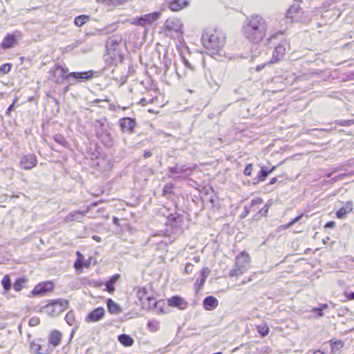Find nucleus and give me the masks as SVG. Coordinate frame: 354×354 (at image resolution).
Wrapping results in <instances>:
<instances>
[{"mask_svg": "<svg viewBox=\"0 0 354 354\" xmlns=\"http://www.w3.org/2000/svg\"><path fill=\"white\" fill-rule=\"evenodd\" d=\"M106 1L110 4L116 6V5H119V4L123 3L124 2H127L129 0H106Z\"/></svg>", "mask_w": 354, "mask_h": 354, "instance_id": "nucleus-47", "label": "nucleus"}, {"mask_svg": "<svg viewBox=\"0 0 354 354\" xmlns=\"http://www.w3.org/2000/svg\"><path fill=\"white\" fill-rule=\"evenodd\" d=\"M121 131L124 133H132L136 127V120L130 118H123L119 120Z\"/></svg>", "mask_w": 354, "mask_h": 354, "instance_id": "nucleus-12", "label": "nucleus"}, {"mask_svg": "<svg viewBox=\"0 0 354 354\" xmlns=\"http://www.w3.org/2000/svg\"><path fill=\"white\" fill-rule=\"evenodd\" d=\"M77 254V259L75 261L74 267L76 270H81L83 267V261H84V256L77 251L76 252Z\"/></svg>", "mask_w": 354, "mask_h": 354, "instance_id": "nucleus-31", "label": "nucleus"}, {"mask_svg": "<svg viewBox=\"0 0 354 354\" xmlns=\"http://www.w3.org/2000/svg\"><path fill=\"white\" fill-rule=\"evenodd\" d=\"M89 20V16L82 15L76 17L74 19V24L77 27H81Z\"/></svg>", "mask_w": 354, "mask_h": 354, "instance_id": "nucleus-28", "label": "nucleus"}, {"mask_svg": "<svg viewBox=\"0 0 354 354\" xmlns=\"http://www.w3.org/2000/svg\"><path fill=\"white\" fill-rule=\"evenodd\" d=\"M68 307V301L64 299H56L44 307V312L50 317H57Z\"/></svg>", "mask_w": 354, "mask_h": 354, "instance_id": "nucleus-3", "label": "nucleus"}, {"mask_svg": "<svg viewBox=\"0 0 354 354\" xmlns=\"http://www.w3.org/2000/svg\"><path fill=\"white\" fill-rule=\"evenodd\" d=\"M152 156V153L149 151H145L143 157L144 158L147 159L150 158Z\"/></svg>", "mask_w": 354, "mask_h": 354, "instance_id": "nucleus-58", "label": "nucleus"}, {"mask_svg": "<svg viewBox=\"0 0 354 354\" xmlns=\"http://www.w3.org/2000/svg\"><path fill=\"white\" fill-rule=\"evenodd\" d=\"M120 275L118 274H114L111 277V279L109 280V282H113L114 284L119 279Z\"/></svg>", "mask_w": 354, "mask_h": 354, "instance_id": "nucleus-53", "label": "nucleus"}, {"mask_svg": "<svg viewBox=\"0 0 354 354\" xmlns=\"http://www.w3.org/2000/svg\"><path fill=\"white\" fill-rule=\"evenodd\" d=\"M62 339V334L58 330H54L52 332L48 342L52 344L54 347L59 345Z\"/></svg>", "mask_w": 354, "mask_h": 354, "instance_id": "nucleus-25", "label": "nucleus"}, {"mask_svg": "<svg viewBox=\"0 0 354 354\" xmlns=\"http://www.w3.org/2000/svg\"><path fill=\"white\" fill-rule=\"evenodd\" d=\"M11 69L10 64H4L0 66V73L2 74H7Z\"/></svg>", "mask_w": 354, "mask_h": 354, "instance_id": "nucleus-39", "label": "nucleus"}, {"mask_svg": "<svg viewBox=\"0 0 354 354\" xmlns=\"http://www.w3.org/2000/svg\"><path fill=\"white\" fill-rule=\"evenodd\" d=\"M95 73L92 70L82 72H71L68 73L67 77H68V80L71 81V84L74 85L79 82L91 80Z\"/></svg>", "mask_w": 354, "mask_h": 354, "instance_id": "nucleus-5", "label": "nucleus"}, {"mask_svg": "<svg viewBox=\"0 0 354 354\" xmlns=\"http://www.w3.org/2000/svg\"><path fill=\"white\" fill-rule=\"evenodd\" d=\"M192 265L190 263H186V266H185V271L186 273H190L192 271Z\"/></svg>", "mask_w": 354, "mask_h": 354, "instance_id": "nucleus-51", "label": "nucleus"}, {"mask_svg": "<svg viewBox=\"0 0 354 354\" xmlns=\"http://www.w3.org/2000/svg\"><path fill=\"white\" fill-rule=\"evenodd\" d=\"M85 216V212L78 211H73L68 213L64 220L66 222H72V221H80V220Z\"/></svg>", "mask_w": 354, "mask_h": 354, "instance_id": "nucleus-19", "label": "nucleus"}, {"mask_svg": "<svg viewBox=\"0 0 354 354\" xmlns=\"http://www.w3.org/2000/svg\"><path fill=\"white\" fill-rule=\"evenodd\" d=\"M203 46L212 54L221 55L225 44V34L217 28H208L201 36Z\"/></svg>", "mask_w": 354, "mask_h": 354, "instance_id": "nucleus-2", "label": "nucleus"}, {"mask_svg": "<svg viewBox=\"0 0 354 354\" xmlns=\"http://www.w3.org/2000/svg\"><path fill=\"white\" fill-rule=\"evenodd\" d=\"M338 124L342 127H348L354 124V120H340Z\"/></svg>", "mask_w": 354, "mask_h": 354, "instance_id": "nucleus-43", "label": "nucleus"}, {"mask_svg": "<svg viewBox=\"0 0 354 354\" xmlns=\"http://www.w3.org/2000/svg\"><path fill=\"white\" fill-rule=\"evenodd\" d=\"M270 207V205L266 204L261 209H259V214L263 216H266Z\"/></svg>", "mask_w": 354, "mask_h": 354, "instance_id": "nucleus-42", "label": "nucleus"}, {"mask_svg": "<svg viewBox=\"0 0 354 354\" xmlns=\"http://www.w3.org/2000/svg\"><path fill=\"white\" fill-rule=\"evenodd\" d=\"M174 185L173 183H170L166 184L164 186L163 190H162L163 196H167L170 195L172 193L171 189L174 188Z\"/></svg>", "mask_w": 354, "mask_h": 354, "instance_id": "nucleus-37", "label": "nucleus"}, {"mask_svg": "<svg viewBox=\"0 0 354 354\" xmlns=\"http://www.w3.org/2000/svg\"><path fill=\"white\" fill-rule=\"evenodd\" d=\"M259 332L261 333V335L263 337H265L268 334L269 329L268 328H266L265 330H262V331L259 330Z\"/></svg>", "mask_w": 354, "mask_h": 354, "instance_id": "nucleus-59", "label": "nucleus"}, {"mask_svg": "<svg viewBox=\"0 0 354 354\" xmlns=\"http://www.w3.org/2000/svg\"><path fill=\"white\" fill-rule=\"evenodd\" d=\"M66 323L70 326H73L75 323V313L73 311H69L65 316Z\"/></svg>", "mask_w": 354, "mask_h": 354, "instance_id": "nucleus-34", "label": "nucleus"}, {"mask_svg": "<svg viewBox=\"0 0 354 354\" xmlns=\"http://www.w3.org/2000/svg\"><path fill=\"white\" fill-rule=\"evenodd\" d=\"M118 340L124 346H131L134 343L133 339L127 334H122L118 335Z\"/></svg>", "mask_w": 354, "mask_h": 354, "instance_id": "nucleus-24", "label": "nucleus"}, {"mask_svg": "<svg viewBox=\"0 0 354 354\" xmlns=\"http://www.w3.org/2000/svg\"><path fill=\"white\" fill-rule=\"evenodd\" d=\"M83 41L82 40H78L75 42V44H72L71 45H69L68 47L73 48L75 47L78 46L79 45H81Z\"/></svg>", "mask_w": 354, "mask_h": 354, "instance_id": "nucleus-57", "label": "nucleus"}, {"mask_svg": "<svg viewBox=\"0 0 354 354\" xmlns=\"http://www.w3.org/2000/svg\"><path fill=\"white\" fill-rule=\"evenodd\" d=\"M1 285L3 286L5 292H8L12 288V282L10 277L8 274H6L1 280Z\"/></svg>", "mask_w": 354, "mask_h": 354, "instance_id": "nucleus-27", "label": "nucleus"}, {"mask_svg": "<svg viewBox=\"0 0 354 354\" xmlns=\"http://www.w3.org/2000/svg\"><path fill=\"white\" fill-rule=\"evenodd\" d=\"M39 319L37 317H31L29 320V325L30 326H36L39 324Z\"/></svg>", "mask_w": 354, "mask_h": 354, "instance_id": "nucleus-44", "label": "nucleus"}, {"mask_svg": "<svg viewBox=\"0 0 354 354\" xmlns=\"http://www.w3.org/2000/svg\"><path fill=\"white\" fill-rule=\"evenodd\" d=\"M342 346L343 343L340 340L335 341L330 343L331 351L333 354L339 353Z\"/></svg>", "mask_w": 354, "mask_h": 354, "instance_id": "nucleus-30", "label": "nucleus"}, {"mask_svg": "<svg viewBox=\"0 0 354 354\" xmlns=\"http://www.w3.org/2000/svg\"><path fill=\"white\" fill-rule=\"evenodd\" d=\"M138 299L142 303V305H145V301H147V297H150L148 291L145 287L140 288L137 292Z\"/></svg>", "mask_w": 354, "mask_h": 354, "instance_id": "nucleus-26", "label": "nucleus"}, {"mask_svg": "<svg viewBox=\"0 0 354 354\" xmlns=\"http://www.w3.org/2000/svg\"><path fill=\"white\" fill-rule=\"evenodd\" d=\"M209 272H210V270H209V269L208 268H203L201 270V272H200V274L201 275V278H204L206 280L207 277L209 274Z\"/></svg>", "mask_w": 354, "mask_h": 354, "instance_id": "nucleus-45", "label": "nucleus"}, {"mask_svg": "<svg viewBox=\"0 0 354 354\" xmlns=\"http://www.w3.org/2000/svg\"><path fill=\"white\" fill-rule=\"evenodd\" d=\"M268 25L266 20L259 15L248 18L242 26L244 37L251 43L259 44L266 35Z\"/></svg>", "mask_w": 354, "mask_h": 354, "instance_id": "nucleus-1", "label": "nucleus"}, {"mask_svg": "<svg viewBox=\"0 0 354 354\" xmlns=\"http://www.w3.org/2000/svg\"><path fill=\"white\" fill-rule=\"evenodd\" d=\"M17 43V37L12 34H8L3 39L1 46L3 49H8L15 46Z\"/></svg>", "mask_w": 354, "mask_h": 354, "instance_id": "nucleus-18", "label": "nucleus"}, {"mask_svg": "<svg viewBox=\"0 0 354 354\" xmlns=\"http://www.w3.org/2000/svg\"><path fill=\"white\" fill-rule=\"evenodd\" d=\"M286 43V41L284 40L281 44L275 46L274 50L272 53V58L267 64L277 62L283 57L286 52V48L284 46Z\"/></svg>", "mask_w": 354, "mask_h": 354, "instance_id": "nucleus-14", "label": "nucleus"}, {"mask_svg": "<svg viewBox=\"0 0 354 354\" xmlns=\"http://www.w3.org/2000/svg\"><path fill=\"white\" fill-rule=\"evenodd\" d=\"M160 17V12H153L152 13L146 14L140 17L133 19V24L142 26L152 24Z\"/></svg>", "mask_w": 354, "mask_h": 354, "instance_id": "nucleus-7", "label": "nucleus"}, {"mask_svg": "<svg viewBox=\"0 0 354 354\" xmlns=\"http://www.w3.org/2000/svg\"><path fill=\"white\" fill-rule=\"evenodd\" d=\"M53 139L56 142L59 143V145H61L62 146H66L67 144V141L60 134H57V135L54 136Z\"/></svg>", "mask_w": 354, "mask_h": 354, "instance_id": "nucleus-38", "label": "nucleus"}, {"mask_svg": "<svg viewBox=\"0 0 354 354\" xmlns=\"http://www.w3.org/2000/svg\"><path fill=\"white\" fill-rule=\"evenodd\" d=\"M205 281H206V280H205V279H204V278H201L200 280H199V279H197V280H196V283H198V285L199 286H203V284L205 283Z\"/></svg>", "mask_w": 354, "mask_h": 354, "instance_id": "nucleus-60", "label": "nucleus"}, {"mask_svg": "<svg viewBox=\"0 0 354 354\" xmlns=\"http://www.w3.org/2000/svg\"><path fill=\"white\" fill-rule=\"evenodd\" d=\"M261 182H263V181L259 179V177L257 176L252 179V184L253 185L259 184Z\"/></svg>", "mask_w": 354, "mask_h": 354, "instance_id": "nucleus-62", "label": "nucleus"}, {"mask_svg": "<svg viewBox=\"0 0 354 354\" xmlns=\"http://www.w3.org/2000/svg\"><path fill=\"white\" fill-rule=\"evenodd\" d=\"M250 256L243 251L241 252L235 259V268L230 270L229 275L230 277H239L242 275L250 266Z\"/></svg>", "mask_w": 354, "mask_h": 354, "instance_id": "nucleus-4", "label": "nucleus"}, {"mask_svg": "<svg viewBox=\"0 0 354 354\" xmlns=\"http://www.w3.org/2000/svg\"><path fill=\"white\" fill-rule=\"evenodd\" d=\"M120 41H121L120 39L118 40L116 39L109 38V40L106 41V50L108 51H109L111 49H112L113 51L114 57H115L116 53H118L117 51V47H118L119 43L120 42ZM108 53L111 54L110 52H109Z\"/></svg>", "mask_w": 354, "mask_h": 354, "instance_id": "nucleus-23", "label": "nucleus"}, {"mask_svg": "<svg viewBox=\"0 0 354 354\" xmlns=\"http://www.w3.org/2000/svg\"><path fill=\"white\" fill-rule=\"evenodd\" d=\"M54 285L51 281H45L39 283L33 288L31 291V294L33 296H41L46 294L48 292L53 290Z\"/></svg>", "mask_w": 354, "mask_h": 354, "instance_id": "nucleus-9", "label": "nucleus"}, {"mask_svg": "<svg viewBox=\"0 0 354 354\" xmlns=\"http://www.w3.org/2000/svg\"><path fill=\"white\" fill-rule=\"evenodd\" d=\"M157 301L156 299L151 295L150 297H147V301H145V305H142L143 308L151 309L156 308Z\"/></svg>", "mask_w": 354, "mask_h": 354, "instance_id": "nucleus-32", "label": "nucleus"}, {"mask_svg": "<svg viewBox=\"0 0 354 354\" xmlns=\"http://www.w3.org/2000/svg\"><path fill=\"white\" fill-rule=\"evenodd\" d=\"M105 286H106V290L108 291L109 292L111 293L114 291L115 288H114V284L113 283V282H109V281H107Z\"/></svg>", "mask_w": 354, "mask_h": 354, "instance_id": "nucleus-46", "label": "nucleus"}, {"mask_svg": "<svg viewBox=\"0 0 354 354\" xmlns=\"http://www.w3.org/2000/svg\"><path fill=\"white\" fill-rule=\"evenodd\" d=\"M37 164V158L33 153L24 155L20 160L19 167L22 169L30 170Z\"/></svg>", "mask_w": 354, "mask_h": 354, "instance_id": "nucleus-8", "label": "nucleus"}, {"mask_svg": "<svg viewBox=\"0 0 354 354\" xmlns=\"http://www.w3.org/2000/svg\"><path fill=\"white\" fill-rule=\"evenodd\" d=\"M105 314V310L102 307H98L90 312L85 318L87 323L97 322L101 320Z\"/></svg>", "mask_w": 354, "mask_h": 354, "instance_id": "nucleus-11", "label": "nucleus"}, {"mask_svg": "<svg viewBox=\"0 0 354 354\" xmlns=\"http://www.w3.org/2000/svg\"><path fill=\"white\" fill-rule=\"evenodd\" d=\"M218 305V301L217 299L213 296H207L206 297L203 302V308L206 310H214Z\"/></svg>", "mask_w": 354, "mask_h": 354, "instance_id": "nucleus-17", "label": "nucleus"}, {"mask_svg": "<svg viewBox=\"0 0 354 354\" xmlns=\"http://www.w3.org/2000/svg\"><path fill=\"white\" fill-rule=\"evenodd\" d=\"M106 306L109 313L113 315H118L122 313V308L111 299H107Z\"/></svg>", "mask_w": 354, "mask_h": 354, "instance_id": "nucleus-21", "label": "nucleus"}, {"mask_svg": "<svg viewBox=\"0 0 354 354\" xmlns=\"http://www.w3.org/2000/svg\"><path fill=\"white\" fill-rule=\"evenodd\" d=\"M303 217V214H301L300 215H299L298 216L295 217V218L292 219L290 221H291V223H292L293 225L295 224L296 223H297L298 221H299L301 220V218Z\"/></svg>", "mask_w": 354, "mask_h": 354, "instance_id": "nucleus-55", "label": "nucleus"}, {"mask_svg": "<svg viewBox=\"0 0 354 354\" xmlns=\"http://www.w3.org/2000/svg\"><path fill=\"white\" fill-rule=\"evenodd\" d=\"M156 324H157L156 322L150 321L148 322L147 325H148V327L149 328H151V330H157Z\"/></svg>", "mask_w": 354, "mask_h": 354, "instance_id": "nucleus-50", "label": "nucleus"}, {"mask_svg": "<svg viewBox=\"0 0 354 354\" xmlns=\"http://www.w3.org/2000/svg\"><path fill=\"white\" fill-rule=\"evenodd\" d=\"M16 102H17V99H15V100H13V102H12V104H10V105L8 106V108L7 109V110H6V115L7 116H10V115H11V111H12V109H13V107H14V106H15V104Z\"/></svg>", "mask_w": 354, "mask_h": 354, "instance_id": "nucleus-48", "label": "nucleus"}, {"mask_svg": "<svg viewBox=\"0 0 354 354\" xmlns=\"http://www.w3.org/2000/svg\"><path fill=\"white\" fill-rule=\"evenodd\" d=\"M300 10V6L298 4L292 5L287 11V17L293 18L294 14L297 13Z\"/></svg>", "mask_w": 354, "mask_h": 354, "instance_id": "nucleus-33", "label": "nucleus"}, {"mask_svg": "<svg viewBox=\"0 0 354 354\" xmlns=\"http://www.w3.org/2000/svg\"><path fill=\"white\" fill-rule=\"evenodd\" d=\"M50 71L53 73V78L57 84H61L64 80H68L67 77L68 69L60 65H55Z\"/></svg>", "mask_w": 354, "mask_h": 354, "instance_id": "nucleus-6", "label": "nucleus"}, {"mask_svg": "<svg viewBox=\"0 0 354 354\" xmlns=\"http://www.w3.org/2000/svg\"><path fill=\"white\" fill-rule=\"evenodd\" d=\"M328 308V304H319L318 307H314L312 309V312H317V310H319V313L317 314V316L322 317V316H324V313H322V311Z\"/></svg>", "mask_w": 354, "mask_h": 354, "instance_id": "nucleus-36", "label": "nucleus"}, {"mask_svg": "<svg viewBox=\"0 0 354 354\" xmlns=\"http://www.w3.org/2000/svg\"><path fill=\"white\" fill-rule=\"evenodd\" d=\"M181 59L185 67L189 68L192 71L195 70L194 66L192 64H191L185 57L182 56Z\"/></svg>", "mask_w": 354, "mask_h": 354, "instance_id": "nucleus-41", "label": "nucleus"}, {"mask_svg": "<svg viewBox=\"0 0 354 354\" xmlns=\"http://www.w3.org/2000/svg\"><path fill=\"white\" fill-rule=\"evenodd\" d=\"M353 210V204L351 202H347L339 210L335 213L338 218H344L346 214L350 213Z\"/></svg>", "mask_w": 354, "mask_h": 354, "instance_id": "nucleus-20", "label": "nucleus"}, {"mask_svg": "<svg viewBox=\"0 0 354 354\" xmlns=\"http://www.w3.org/2000/svg\"><path fill=\"white\" fill-rule=\"evenodd\" d=\"M335 226V222L334 221H328L326 223L325 227L326 228H333Z\"/></svg>", "mask_w": 354, "mask_h": 354, "instance_id": "nucleus-54", "label": "nucleus"}, {"mask_svg": "<svg viewBox=\"0 0 354 354\" xmlns=\"http://www.w3.org/2000/svg\"><path fill=\"white\" fill-rule=\"evenodd\" d=\"M95 122V133L97 137L102 141H104L106 138H110L111 134L108 132L104 122L101 120H96Z\"/></svg>", "mask_w": 354, "mask_h": 354, "instance_id": "nucleus-13", "label": "nucleus"}, {"mask_svg": "<svg viewBox=\"0 0 354 354\" xmlns=\"http://www.w3.org/2000/svg\"><path fill=\"white\" fill-rule=\"evenodd\" d=\"M345 296L348 300H354V292H345Z\"/></svg>", "mask_w": 354, "mask_h": 354, "instance_id": "nucleus-52", "label": "nucleus"}, {"mask_svg": "<svg viewBox=\"0 0 354 354\" xmlns=\"http://www.w3.org/2000/svg\"><path fill=\"white\" fill-rule=\"evenodd\" d=\"M253 169V165L252 163L248 164L243 171V174L246 176H250L252 174Z\"/></svg>", "mask_w": 354, "mask_h": 354, "instance_id": "nucleus-40", "label": "nucleus"}, {"mask_svg": "<svg viewBox=\"0 0 354 354\" xmlns=\"http://www.w3.org/2000/svg\"><path fill=\"white\" fill-rule=\"evenodd\" d=\"M267 64H261V65H258L257 67H256V71H261L264 67Z\"/></svg>", "mask_w": 354, "mask_h": 354, "instance_id": "nucleus-64", "label": "nucleus"}, {"mask_svg": "<svg viewBox=\"0 0 354 354\" xmlns=\"http://www.w3.org/2000/svg\"><path fill=\"white\" fill-rule=\"evenodd\" d=\"M263 202V200L261 198H257L255 199H253L251 201V206L250 207H254L257 205H261Z\"/></svg>", "mask_w": 354, "mask_h": 354, "instance_id": "nucleus-49", "label": "nucleus"}, {"mask_svg": "<svg viewBox=\"0 0 354 354\" xmlns=\"http://www.w3.org/2000/svg\"><path fill=\"white\" fill-rule=\"evenodd\" d=\"M32 349H34L35 351L39 352V351L41 349V346L39 345V344H33L32 346ZM39 354H41L40 353H38Z\"/></svg>", "mask_w": 354, "mask_h": 354, "instance_id": "nucleus-63", "label": "nucleus"}, {"mask_svg": "<svg viewBox=\"0 0 354 354\" xmlns=\"http://www.w3.org/2000/svg\"><path fill=\"white\" fill-rule=\"evenodd\" d=\"M178 216H179V215H177L176 214H171L168 216V219L169 221H176Z\"/></svg>", "mask_w": 354, "mask_h": 354, "instance_id": "nucleus-56", "label": "nucleus"}, {"mask_svg": "<svg viewBox=\"0 0 354 354\" xmlns=\"http://www.w3.org/2000/svg\"><path fill=\"white\" fill-rule=\"evenodd\" d=\"M165 27L166 30L169 32H180L182 33V28L183 24L182 21L177 18H169L165 22Z\"/></svg>", "mask_w": 354, "mask_h": 354, "instance_id": "nucleus-10", "label": "nucleus"}, {"mask_svg": "<svg viewBox=\"0 0 354 354\" xmlns=\"http://www.w3.org/2000/svg\"><path fill=\"white\" fill-rule=\"evenodd\" d=\"M27 282V280L24 277H19L16 279L13 284V288L15 290L19 292L21 290L24 285Z\"/></svg>", "mask_w": 354, "mask_h": 354, "instance_id": "nucleus-29", "label": "nucleus"}, {"mask_svg": "<svg viewBox=\"0 0 354 354\" xmlns=\"http://www.w3.org/2000/svg\"><path fill=\"white\" fill-rule=\"evenodd\" d=\"M189 6L187 0H171L169 2V8L171 10L178 12Z\"/></svg>", "mask_w": 354, "mask_h": 354, "instance_id": "nucleus-16", "label": "nucleus"}, {"mask_svg": "<svg viewBox=\"0 0 354 354\" xmlns=\"http://www.w3.org/2000/svg\"><path fill=\"white\" fill-rule=\"evenodd\" d=\"M169 172L172 174H186L187 171L192 172L191 167H187L186 165L178 166V164H176L174 167H169Z\"/></svg>", "mask_w": 354, "mask_h": 354, "instance_id": "nucleus-22", "label": "nucleus"}, {"mask_svg": "<svg viewBox=\"0 0 354 354\" xmlns=\"http://www.w3.org/2000/svg\"><path fill=\"white\" fill-rule=\"evenodd\" d=\"M169 306L183 310L187 308V303L180 296L175 295L167 300Z\"/></svg>", "mask_w": 354, "mask_h": 354, "instance_id": "nucleus-15", "label": "nucleus"}, {"mask_svg": "<svg viewBox=\"0 0 354 354\" xmlns=\"http://www.w3.org/2000/svg\"><path fill=\"white\" fill-rule=\"evenodd\" d=\"M268 175V169L266 167H262L261 170L258 172L257 176L259 177V179L263 182Z\"/></svg>", "mask_w": 354, "mask_h": 354, "instance_id": "nucleus-35", "label": "nucleus"}, {"mask_svg": "<svg viewBox=\"0 0 354 354\" xmlns=\"http://www.w3.org/2000/svg\"><path fill=\"white\" fill-rule=\"evenodd\" d=\"M249 213H250V209L248 207H245V211L243 213H242L241 217L242 218L246 217L249 214Z\"/></svg>", "mask_w": 354, "mask_h": 354, "instance_id": "nucleus-61", "label": "nucleus"}]
</instances>
